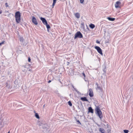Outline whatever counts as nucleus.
Listing matches in <instances>:
<instances>
[{
  "instance_id": "1",
  "label": "nucleus",
  "mask_w": 133,
  "mask_h": 133,
  "mask_svg": "<svg viewBox=\"0 0 133 133\" xmlns=\"http://www.w3.org/2000/svg\"><path fill=\"white\" fill-rule=\"evenodd\" d=\"M95 113L101 120L103 118V115L101 111L98 107H96L95 109Z\"/></svg>"
},
{
  "instance_id": "2",
  "label": "nucleus",
  "mask_w": 133,
  "mask_h": 133,
  "mask_svg": "<svg viewBox=\"0 0 133 133\" xmlns=\"http://www.w3.org/2000/svg\"><path fill=\"white\" fill-rule=\"evenodd\" d=\"M21 14L19 12L17 11L15 13V17L16 22L19 23L21 21Z\"/></svg>"
},
{
  "instance_id": "3",
  "label": "nucleus",
  "mask_w": 133,
  "mask_h": 133,
  "mask_svg": "<svg viewBox=\"0 0 133 133\" xmlns=\"http://www.w3.org/2000/svg\"><path fill=\"white\" fill-rule=\"evenodd\" d=\"M83 37V35L79 31L77 32L75 34L74 37V39H76L77 38H81Z\"/></svg>"
},
{
  "instance_id": "4",
  "label": "nucleus",
  "mask_w": 133,
  "mask_h": 133,
  "mask_svg": "<svg viewBox=\"0 0 133 133\" xmlns=\"http://www.w3.org/2000/svg\"><path fill=\"white\" fill-rule=\"evenodd\" d=\"M95 48L97 50V51L99 54L102 55H103L102 50L99 47L97 46H95Z\"/></svg>"
},
{
  "instance_id": "5",
  "label": "nucleus",
  "mask_w": 133,
  "mask_h": 133,
  "mask_svg": "<svg viewBox=\"0 0 133 133\" xmlns=\"http://www.w3.org/2000/svg\"><path fill=\"white\" fill-rule=\"evenodd\" d=\"M32 22L35 25H37L38 24L36 19L34 16L32 17Z\"/></svg>"
},
{
  "instance_id": "6",
  "label": "nucleus",
  "mask_w": 133,
  "mask_h": 133,
  "mask_svg": "<svg viewBox=\"0 0 133 133\" xmlns=\"http://www.w3.org/2000/svg\"><path fill=\"white\" fill-rule=\"evenodd\" d=\"M89 95L91 97L93 96V92L92 89L91 88H90L89 89Z\"/></svg>"
},
{
  "instance_id": "7",
  "label": "nucleus",
  "mask_w": 133,
  "mask_h": 133,
  "mask_svg": "<svg viewBox=\"0 0 133 133\" xmlns=\"http://www.w3.org/2000/svg\"><path fill=\"white\" fill-rule=\"evenodd\" d=\"M41 20L42 21L43 23L44 24H47V22L46 19L44 18L41 17Z\"/></svg>"
},
{
  "instance_id": "8",
  "label": "nucleus",
  "mask_w": 133,
  "mask_h": 133,
  "mask_svg": "<svg viewBox=\"0 0 133 133\" xmlns=\"http://www.w3.org/2000/svg\"><path fill=\"white\" fill-rule=\"evenodd\" d=\"M121 3L119 1H117L115 4V6L116 8H118L120 7L119 5L121 4Z\"/></svg>"
},
{
  "instance_id": "9",
  "label": "nucleus",
  "mask_w": 133,
  "mask_h": 133,
  "mask_svg": "<svg viewBox=\"0 0 133 133\" xmlns=\"http://www.w3.org/2000/svg\"><path fill=\"white\" fill-rule=\"evenodd\" d=\"M42 127L43 129L47 130L49 127L46 124H44L42 126Z\"/></svg>"
},
{
  "instance_id": "10",
  "label": "nucleus",
  "mask_w": 133,
  "mask_h": 133,
  "mask_svg": "<svg viewBox=\"0 0 133 133\" xmlns=\"http://www.w3.org/2000/svg\"><path fill=\"white\" fill-rule=\"evenodd\" d=\"M6 84V87H7L9 89H10L12 87L10 85V83H9L7 82L5 84Z\"/></svg>"
},
{
  "instance_id": "11",
  "label": "nucleus",
  "mask_w": 133,
  "mask_h": 133,
  "mask_svg": "<svg viewBox=\"0 0 133 133\" xmlns=\"http://www.w3.org/2000/svg\"><path fill=\"white\" fill-rule=\"evenodd\" d=\"M88 112H89L91 113H94V111H93V110L92 108L91 107H89L88 108Z\"/></svg>"
},
{
  "instance_id": "12",
  "label": "nucleus",
  "mask_w": 133,
  "mask_h": 133,
  "mask_svg": "<svg viewBox=\"0 0 133 133\" xmlns=\"http://www.w3.org/2000/svg\"><path fill=\"white\" fill-rule=\"evenodd\" d=\"M81 100L83 101L88 102V99H87L86 97H82L81 98Z\"/></svg>"
},
{
  "instance_id": "13",
  "label": "nucleus",
  "mask_w": 133,
  "mask_h": 133,
  "mask_svg": "<svg viewBox=\"0 0 133 133\" xmlns=\"http://www.w3.org/2000/svg\"><path fill=\"white\" fill-rule=\"evenodd\" d=\"M75 16L77 18H79L80 17V14L78 13H76L75 14Z\"/></svg>"
},
{
  "instance_id": "14",
  "label": "nucleus",
  "mask_w": 133,
  "mask_h": 133,
  "mask_svg": "<svg viewBox=\"0 0 133 133\" xmlns=\"http://www.w3.org/2000/svg\"><path fill=\"white\" fill-rule=\"evenodd\" d=\"M99 130L102 133H105V130L102 128H100Z\"/></svg>"
},
{
  "instance_id": "15",
  "label": "nucleus",
  "mask_w": 133,
  "mask_h": 133,
  "mask_svg": "<svg viewBox=\"0 0 133 133\" xmlns=\"http://www.w3.org/2000/svg\"><path fill=\"white\" fill-rule=\"evenodd\" d=\"M109 20L111 21H114L115 20V18H111L110 17H108L107 18Z\"/></svg>"
},
{
  "instance_id": "16",
  "label": "nucleus",
  "mask_w": 133,
  "mask_h": 133,
  "mask_svg": "<svg viewBox=\"0 0 133 133\" xmlns=\"http://www.w3.org/2000/svg\"><path fill=\"white\" fill-rule=\"evenodd\" d=\"M30 66V65L29 66L28 64H26V65H23L22 67L25 68H27V69L28 70V67Z\"/></svg>"
},
{
  "instance_id": "17",
  "label": "nucleus",
  "mask_w": 133,
  "mask_h": 133,
  "mask_svg": "<svg viewBox=\"0 0 133 133\" xmlns=\"http://www.w3.org/2000/svg\"><path fill=\"white\" fill-rule=\"evenodd\" d=\"M89 26L91 29H93L95 27V25L94 24L91 23L90 25Z\"/></svg>"
},
{
  "instance_id": "18",
  "label": "nucleus",
  "mask_w": 133,
  "mask_h": 133,
  "mask_svg": "<svg viewBox=\"0 0 133 133\" xmlns=\"http://www.w3.org/2000/svg\"><path fill=\"white\" fill-rule=\"evenodd\" d=\"M96 84L97 85V88H96V89H99L101 91L102 89L100 86H98V84L97 83H96Z\"/></svg>"
},
{
  "instance_id": "19",
  "label": "nucleus",
  "mask_w": 133,
  "mask_h": 133,
  "mask_svg": "<svg viewBox=\"0 0 133 133\" xmlns=\"http://www.w3.org/2000/svg\"><path fill=\"white\" fill-rule=\"evenodd\" d=\"M56 0H53V3L52 5V8H53L56 3Z\"/></svg>"
},
{
  "instance_id": "20",
  "label": "nucleus",
  "mask_w": 133,
  "mask_h": 133,
  "mask_svg": "<svg viewBox=\"0 0 133 133\" xmlns=\"http://www.w3.org/2000/svg\"><path fill=\"white\" fill-rule=\"evenodd\" d=\"M35 116L37 119H39V116L38 114L37 113H35Z\"/></svg>"
},
{
  "instance_id": "21",
  "label": "nucleus",
  "mask_w": 133,
  "mask_h": 133,
  "mask_svg": "<svg viewBox=\"0 0 133 133\" xmlns=\"http://www.w3.org/2000/svg\"><path fill=\"white\" fill-rule=\"evenodd\" d=\"M45 25H46V27L47 29H49L50 28V26L47 23V24H46Z\"/></svg>"
},
{
  "instance_id": "22",
  "label": "nucleus",
  "mask_w": 133,
  "mask_h": 133,
  "mask_svg": "<svg viewBox=\"0 0 133 133\" xmlns=\"http://www.w3.org/2000/svg\"><path fill=\"white\" fill-rule=\"evenodd\" d=\"M68 104L70 106H71L72 105V104L70 101H69L68 102Z\"/></svg>"
},
{
  "instance_id": "23",
  "label": "nucleus",
  "mask_w": 133,
  "mask_h": 133,
  "mask_svg": "<svg viewBox=\"0 0 133 133\" xmlns=\"http://www.w3.org/2000/svg\"><path fill=\"white\" fill-rule=\"evenodd\" d=\"M106 67L105 66H104V68L103 69V72H104V73H105L106 72Z\"/></svg>"
},
{
  "instance_id": "24",
  "label": "nucleus",
  "mask_w": 133,
  "mask_h": 133,
  "mask_svg": "<svg viewBox=\"0 0 133 133\" xmlns=\"http://www.w3.org/2000/svg\"><path fill=\"white\" fill-rule=\"evenodd\" d=\"M0 85L1 86L3 87L5 85V84L4 83L3 84V83L1 82L0 83Z\"/></svg>"
},
{
  "instance_id": "25",
  "label": "nucleus",
  "mask_w": 133,
  "mask_h": 133,
  "mask_svg": "<svg viewBox=\"0 0 133 133\" xmlns=\"http://www.w3.org/2000/svg\"><path fill=\"white\" fill-rule=\"evenodd\" d=\"M124 132L125 133H128L129 132V131L127 130H124Z\"/></svg>"
},
{
  "instance_id": "26",
  "label": "nucleus",
  "mask_w": 133,
  "mask_h": 133,
  "mask_svg": "<svg viewBox=\"0 0 133 133\" xmlns=\"http://www.w3.org/2000/svg\"><path fill=\"white\" fill-rule=\"evenodd\" d=\"M80 2L81 3H83L84 1V0H79Z\"/></svg>"
},
{
  "instance_id": "27",
  "label": "nucleus",
  "mask_w": 133,
  "mask_h": 133,
  "mask_svg": "<svg viewBox=\"0 0 133 133\" xmlns=\"http://www.w3.org/2000/svg\"><path fill=\"white\" fill-rule=\"evenodd\" d=\"M82 74L83 75V76H84V77H85V75L84 73V72H82Z\"/></svg>"
},
{
  "instance_id": "28",
  "label": "nucleus",
  "mask_w": 133,
  "mask_h": 133,
  "mask_svg": "<svg viewBox=\"0 0 133 133\" xmlns=\"http://www.w3.org/2000/svg\"><path fill=\"white\" fill-rule=\"evenodd\" d=\"M5 5L6 7H8L9 6L8 5V4L7 3H5Z\"/></svg>"
},
{
  "instance_id": "29",
  "label": "nucleus",
  "mask_w": 133,
  "mask_h": 133,
  "mask_svg": "<svg viewBox=\"0 0 133 133\" xmlns=\"http://www.w3.org/2000/svg\"><path fill=\"white\" fill-rule=\"evenodd\" d=\"M96 43L98 44H100V42L98 40H97L96 42Z\"/></svg>"
},
{
  "instance_id": "30",
  "label": "nucleus",
  "mask_w": 133,
  "mask_h": 133,
  "mask_svg": "<svg viewBox=\"0 0 133 133\" xmlns=\"http://www.w3.org/2000/svg\"><path fill=\"white\" fill-rule=\"evenodd\" d=\"M23 41V38H20V41Z\"/></svg>"
},
{
  "instance_id": "31",
  "label": "nucleus",
  "mask_w": 133,
  "mask_h": 133,
  "mask_svg": "<svg viewBox=\"0 0 133 133\" xmlns=\"http://www.w3.org/2000/svg\"><path fill=\"white\" fill-rule=\"evenodd\" d=\"M77 122L78 123H79L80 124H81V123L79 121V120H77Z\"/></svg>"
},
{
  "instance_id": "32",
  "label": "nucleus",
  "mask_w": 133,
  "mask_h": 133,
  "mask_svg": "<svg viewBox=\"0 0 133 133\" xmlns=\"http://www.w3.org/2000/svg\"><path fill=\"white\" fill-rule=\"evenodd\" d=\"M30 61H31V59L29 57V58H28V61L29 62H30Z\"/></svg>"
},
{
  "instance_id": "33",
  "label": "nucleus",
  "mask_w": 133,
  "mask_h": 133,
  "mask_svg": "<svg viewBox=\"0 0 133 133\" xmlns=\"http://www.w3.org/2000/svg\"><path fill=\"white\" fill-rule=\"evenodd\" d=\"M4 41H3L1 43V44H3L4 43Z\"/></svg>"
},
{
  "instance_id": "34",
  "label": "nucleus",
  "mask_w": 133,
  "mask_h": 133,
  "mask_svg": "<svg viewBox=\"0 0 133 133\" xmlns=\"http://www.w3.org/2000/svg\"><path fill=\"white\" fill-rule=\"evenodd\" d=\"M84 80L85 81H87V79L86 78H85V77H84Z\"/></svg>"
},
{
  "instance_id": "35",
  "label": "nucleus",
  "mask_w": 133,
  "mask_h": 133,
  "mask_svg": "<svg viewBox=\"0 0 133 133\" xmlns=\"http://www.w3.org/2000/svg\"><path fill=\"white\" fill-rule=\"evenodd\" d=\"M51 82V80H50L49 81H48V83H50V82Z\"/></svg>"
},
{
  "instance_id": "36",
  "label": "nucleus",
  "mask_w": 133,
  "mask_h": 133,
  "mask_svg": "<svg viewBox=\"0 0 133 133\" xmlns=\"http://www.w3.org/2000/svg\"><path fill=\"white\" fill-rule=\"evenodd\" d=\"M2 13V11L1 10L0 11V14H1Z\"/></svg>"
},
{
  "instance_id": "37",
  "label": "nucleus",
  "mask_w": 133,
  "mask_h": 133,
  "mask_svg": "<svg viewBox=\"0 0 133 133\" xmlns=\"http://www.w3.org/2000/svg\"><path fill=\"white\" fill-rule=\"evenodd\" d=\"M28 71H31V69H29L28 70Z\"/></svg>"
},
{
  "instance_id": "38",
  "label": "nucleus",
  "mask_w": 133,
  "mask_h": 133,
  "mask_svg": "<svg viewBox=\"0 0 133 133\" xmlns=\"http://www.w3.org/2000/svg\"><path fill=\"white\" fill-rule=\"evenodd\" d=\"M67 63H68V65L69 64V62H67Z\"/></svg>"
},
{
  "instance_id": "39",
  "label": "nucleus",
  "mask_w": 133,
  "mask_h": 133,
  "mask_svg": "<svg viewBox=\"0 0 133 133\" xmlns=\"http://www.w3.org/2000/svg\"><path fill=\"white\" fill-rule=\"evenodd\" d=\"M47 30L48 32H49V30H48V29H47Z\"/></svg>"
},
{
  "instance_id": "40",
  "label": "nucleus",
  "mask_w": 133,
  "mask_h": 133,
  "mask_svg": "<svg viewBox=\"0 0 133 133\" xmlns=\"http://www.w3.org/2000/svg\"><path fill=\"white\" fill-rule=\"evenodd\" d=\"M97 125L98 126H99V125H98V124H97Z\"/></svg>"
},
{
  "instance_id": "41",
  "label": "nucleus",
  "mask_w": 133,
  "mask_h": 133,
  "mask_svg": "<svg viewBox=\"0 0 133 133\" xmlns=\"http://www.w3.org/2000/svg\"><path fill=\"white\" fill-rule=\"evenodd\" d=\"M8 133H10V131H9Z\"/></svg>"
},
{
  "instance_id": "42",
  "label": "nucleus",
  "mask_w": 133,
  "mask_h": 133,
  "mask_svg": "<svg viewBox=\"0 0 133 133\" xmlns=\"http://www.w3.org/2000/svg\"><path fill=\"white\" fill-rule=\"evenodd\" d=\"M1 45V43H0V45Z\"/></svg>"
},
{
  "instance_id": "43",
  "label": "nucleus",
  "mask_w": 133,
  "mask_h": 133,
  "mask_svg": "<svg viewBox=\"0 0 133 133\" xmlns=\"http://www.w3.org/2000/svg\"><path fill=\"white\" fill-rule=\"evenodd\" d=\"M44 106H45V105H43V107H44Z\"/></svg>"
}]
</instances>
